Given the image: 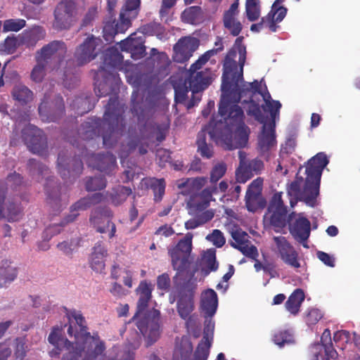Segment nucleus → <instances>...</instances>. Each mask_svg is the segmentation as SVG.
Here are the masks:
<instances>
[{
  "label": "nucleus",
  "instance_id": "f257e3e1",
  "mask_svg": "<svg viewBox=\"0 0 360 360\" xmlns=\"http://www.w3.org/2000/svg\"><path fill=\"white\" fill-rule=\"evenodd\" d=\"M136 93L131 95V111L138 117L139 132L129 127L123 117L124 105L120 103L116 96L110 98L103 115V120L90 118L83 123L79 129V134L83 139H94L102 136L103 143L106 148H112L118 139L127 134V143L121 146L119 155L126 158L137 146L139 153L146 154L147 148L153 139L161 142L166 136L167 129L155 124L148 120L143 123V111H139V103L135 101Z\"/></svg>",
  "mask_w": 360,
  "mask_h": 360
},
{
  "label": "nucleus",
  "instance_id": "f03ea898",
  "mask_svg": "<svg viewBox=\"0 0 360 360\" xmlns=\"http://www.w3.org/2000/svg\"><path fill=\"white\" fill-rule=\"evenodd\" d=\"M192 238V233H186L174 248L169 250L173 269L176 271L173 277L174 286L169 293V301L170 304L176 301L178 314L182 319L186 320L188 328H193L197 323L198 325L200 323L198 316L191 315L194 310V297L198 287L196 279L193 278L195 271L191 273L188 281H181L182 273L187 270L191 263Z\"/></svg>",
  "mask_w": 360,
  "mask_h": 360
},
{
  "label": "nucleus",
  "instance_id": "7ed1b4c3",
  "mask_svg": "<svg viewBox=\"0 0 360 360\" xmlns=\"http://www.w3.org/2000/svg\"><path fill=\"white\" fill-rule=\"evenodd\" d=\"M69 316L75 320L76 323L68 326V333L74 337L71 342L61 337L58 330H53L49 335L48 340L53 348L49 351L51 356H57L65 351L61 360H96L105 349L104 342L100 338L91 335L87 332L82 315L75 311H71Z\"/></svg>",
  "mask_w": 360,
  "mask_h": 360
},
{
  "label": "nucleus",
  "instance_id": "20e7f679",
  "mask_svg": "<svg viewBox=\"0 0 360 360\" xmlns=\"http://www.w3.org/2000/svg\"><path fill=\"white\" fill-rule=\"evenodd\" d=\"M219 113L224 122L211 121L198 134V151L207 159L212 156L213 152L212 147L206 143L207 133L211 139L228 150L243 148L248 141L250 130L243 122L244 113L238 105H230L225 115Z\"/></svg>",
  "mask_w": 360,
  "mask_h": 360
},
{
  "label": "nucleus",
  "instance_id": "39448f33",
  "mask_svg": "<svg viewBox=\"0 0 360 360\" xmlns=\"http://www.w3.org/2000/svg\"><path fill=\"white\" fill-rule=\"evenodd\" d=\"M243 40V37H238L233 48L225 58L219 103V112L221 115L227 112L230 105H238L241 96L250 95L252 89L258 86L257 80L246 82L243 79L246 48Z\"/></svg>",
  "mask_w": 360,
  "mask_h": 360
},
{
  "label": "nucleus",
  "instance_id": "423d86ee",
  "mask_svg": "<svg viewBox=\"0 0 360 360\" xmlns=\"http://www.w3.org/2000/svg\"><path fill=\"white\" fill-rule=\"evenodd\" d=\"M328 162L329 160L324 153H317L308 161L305 171L306 179L304 180L302 176H297L287 187L292 207L298 200L303 201L311 207L315 206L322 172Z\"/></svg>",
  "mask_w": 360,
  "mask_h": 360
},
{
  "label": "nucleus",
  "instance_id": "0eeeda50",
  "mask_svg": "<svg viewBox=\"0 0 360 360\" xmlns=\"http://www.w3.org/2000/svg\"><path fill=\"white\" fill-rule=\"evenodd\" d=\"M152 285L146 281L140 283L137 292L139 299L137 303V311L132 318L136 325L143 336L146 347L154 344L159 338L160 331V312L156 309L145 312L148 301L151 298Z\"/></svg>",
  "mask_w": 360,
  "mask_h": 360
},
{
  "label": "nucleus",
  "instance_id": "6e6552de",
  "mask_svg": "<svg viewBox=\"0 0 360 360\" xmlns=\"http://www.w3.org/2000/svg\"><path fill=\"white\" fill-rule=\"evenodd\" d=\"M122 60V56L115 49H108L104 59V67H101L95 73V93L103 97L115 92L119 86V77L115 67Z\"/></svg>",
  "mask_w": 360,
  "mask_h": 360
},
{
  "label": "nucleus",
  "instance_id": "1a4fd4ad",
  "mask_svg": "<svg viewBox=\"0 0 360 360\" xmlns=\"http://www.w3.org/2000/svg\"><path fill=\"white\" fill-rule=\"evenodd\" d=\"M205 179H188L185 182L179 184L182 189L181 193L184 195H190L187 206L191 212L203 211L210 204L212 193L217 192V187L205 188L200 193L198 191L205 185Z\"/></svg>",
  "mask_w": 360,
  "mask_h": 360
},
{
  "label": "nucleus",
  "instance_id": "9d476101",
  "mask_svg": "<svg viewBox=\"0 0 360 360\" xmlns=\"http://www.w3.org/2000/svg\"><path fill=\"white\" fill-rule=\"evenodd\" d=\"M53 28L57 31L70 29L78 20L79 11L76 0H62L54 10Z\"/></svg>",
  "mask_w": 360,
  "mask_h": 360
},
{
  "label": "nucleus",
  "instance_id": "9b49d317",
  "mask_svg": "<svg viewBox=\"0 0 360 360\" xmlns=\"http://www.w3.org/2000/svg\"><path fill=\"white\" fill-rule=\"evenodd\" d=\"M65 109L62 96L45 94L39 105L38 111L43 122H56L63 115Z\"/></svg>",
  "mask_w": 360,
  "mask_h": 360
},
{
  "label": "nucleus",
  "instance_id": "f8f14e48",
  "mask_svg": "<svg viewBox=\"0 0 360 360\" xmlns=\"http://www.w3.org/2000/svg\"><path fill=\"white\" fill-rule=\"evenodd\" d=\"M103 49V42L99 37L88 35L77 48L75 57L78 65H83L94 60Z\"/></svg>",
  "mask_w": 360,
  "mask_h": 360
},
{
  "label": "nucleus",
  "instance_id": "ddd939ff",
  "mask_svg": "<svg viewBox=\"0 0 360 360\" xmlns=\"http://www.w3.org/2000/svg\"><path fill=\"white\" fill-rule=\"evenodd\" d=\"M22 138L28 149L33 153L45 155L47 151V139L44 132L32 124H27L22 130Z\"/></svg>",
  "mask_w": 360,
  "mask_h": 360
},
{
  "label": "nucleus",
  "instance_id": "4468645a",
  "mask_svg": "<svg viewBox=\"0 0 360 360\" xmlns=\"http://www.w3.org/2000/svg\"><path fill=\"white\" fill-rule=\"evenodd\" d=\"M112 216V211L108 207H97L92 212L90 221L96 228L97 232L101 233H108V238L110 239L115 236L116 232L115 224L110 219H107L106 222L102 221L108 219Z\"/></svg>",
  "mask_w": 360,
  "mask_h": 360
},
{
  "label": "nucleus",
  "instance_id": "2eb2a0df",
  "mask_svg": "<svg viewBox=\"0 0 360 360\" xmlns=\"http://www.w3.org/2000/svg\"><path fill=\"white\" fill-rule=\"evenodd\" d=\"M257 120L263 124L262 131L258 138V150L262 155H266L267 153L275 146V122L276 120H271L267 122L264 118L257 113L255 114Z\"/></svg>",
  "mask_w": 360,
  "mask_h": 360
},
{
  "label": "nucleus",
  "instance_id": "dca6fc26",
  "mask_svg": "<svg viewBox=\"0 0 360 360\" xmlns=\"http://www.w3.org/2000/svg\"><path fill=\"white\" fill-rule=\"evenodd\" d=\"M58 169L63 179L75 177L83 169V163L79 156L72 158L68 152L61 151L58 158Z\"/></svg>",
  "mask_w": 360,
  "mask_h": 360
},
{
  "label": "nucleus",
  "instance_id": "f3484780",
  "mask_svg": "<svg viewBox=\"0 0 360 360\" xmlns=\"http://www.w3.org/2000/svg\"><path fill=\"white\" fill-rule=\"evenodd\" d=\"M270 214V224L276 228H283L285 226L287 207L282 200V193H276L268 207Z\"/></svg>",
  "mask_w": 360,
  "mask_h": 360
},
{
  "label": "nucleus",
  "instance_id": "a211bd4d",
  "mask_svg": "<svg viewBox=\"0 0 360 360\" xmlns=\"http://www.w3.org/2000/svg\"><path fill=\"white\" fill-rule=\"evenodd\" d=\"M200 41L195 37H186L180 39L174 46V60L183 63L187 61L198 49Z\"/></svg>",
  "mask_w": 360,
  "mask_h": 360
},
{
  "label": "nucleus",
  "instance_id": "6ab92c4d",
  "mask_svg": "<svg viewBox=\"0 0 360 360\" xmlns=\"http://www.w3.org/2000/svg\"><path fill=\"white\" fill-rule=\"evenodd\" d=\"M140 344L141 338L138 334H135L134 338L129 340L128 344L112 347L108 356L103 360H134V351Z\"/></svg>",
  "mask_w": 360,
  "mask_h": 360
},
{
  "label": "nucleus",
  "instance_id": "aec40b11",
  "mask_svg": "<svg viewBox=\"0 0 360 360\" xmlns=\"http://www.w3.org/2000/svg\"><path fill=\"white\" fill-rule=\"evenodd\" d=\"M274 240L283 262L292 268H300V263L297 259L298 254L286 238L283 236H275Z\"/></svg>",
  "mask_w": 360,
  "mask_h": 360
},
{
  "label": "nucleus",
  "instance_id": "412c9836",
  "mask_svg": "<svg viewBox=\"0 0 360 360\" xmlns=\"http://www.w3.org/2000/svg\"><path fill=\"white\" fill-rule=\"evenodd\" d=\"M5 201V185L0 181V219H6L8 221H18L22 217V210L18 202Z\"/></svg>",
  "mask_w": 360,
  "mask_h": 360
},
{
  "label": "nucleus",
  "instance_id": "4be33fe9",
  "mask_svg": "<svg viewBox=\"0 0 360 360\" xmlns=\"http://www.w3.org/2000/svg\"><path fill=\"white\" fill-rule=\"evenodd\" d=\"M258 86L252 89L251 94L247 96H241L240 99L245 98L243 101L244 103H248L252 101V96L253 94L258 93L259 94L264 101V105L262 107L264 111H268L271 115V120H276L279 118V111L282 106L281 103L278 101L273 100L271 97L269 92L266 89L265 91L259 90L261 84L257 82Z\"/></svg>",
  "mask_w": 360,
  "mask_h": 360
},
{
  "label": "nucleus",
  "instance_id": "5701e85b",
  "mask_svg": "<svg viewBox=\"0 0 360 360\" xmlns=\"http://www.w3.org/2000/svg\"><path fill=\"white\" fill-rule=\"evenodd\" d=\"M46 181L44 189L47 195L48 203L56 214V212H60L63 207L65 206L67 200L65 197H62L59 194L58 186L53 178L47 176Z\"/></svg>",
  "mask_w": 360,
  "mask_h": 360
},
{
  "label": "nucleus",
  "instance_id": "b1692460",
  "mask_svg": "<svg viewBox=\"0 0 360 360\" xmlns=\"http://www.w3.org/2000/svg\"><path fill=\"white\" fill-rule=\"evenodd\" d=\"M67 52V46L63 41L56 40L43 46L41 49L39 58L45 63L51 58H57L60 61V67H63L61 60Z\"/></svg>",
  "mask_w": 360,
  "mask_h": 360
},
{
  "label": "nucleus",
  "instance_id": "393cba45",
  "mask_svg": "<svg viewBox=\"0 0 360 360\" xmlns=\"http://www.w3.org/2000/svg\"><path fill=\"white\" fill-rule=\"evenodd\" d=\"M89 163L106 174H111L117 166L115 156L109 152L92 154L89 158Z\"/></svg>",
  "mask_w": 360,
  "mask_h": 360
},
{
  "label": "nucleus",
  "instance_id": "a878e982",
  "mask_svg": "<svg viewBox=\"0 0 360 360\" xmlns=\"http://www.w3.org/2000/svg\"><path fill=\"white\" fill-rule=\"evenodd\" d=\"M208 318V317H206ZM214 329V323L210 319H206L203 331V338L197 347V356L202 360H207L212 345Z\"/></svg>",
  "mask_w": 360,
  "mask_h": 360
},
{
  "label": "nucleus",
  "instance_id": "bb28decb",
  "mask_svg": "<svg viewBox=\"0 0 360 360\" xmlns=\"http://www.w3.org/2000/svg\"><path fill=\"white\" fill-rule=\"evenodd\" d=\"M310 221L305 217H299L290 225V232L295 239L302 243L304 248H308L306 241L310 236Z\"/></svg>",
  "mask_w": 360,
  "mask_h": 360
},
{
  "label": "nucleus",
  "instance_id": "cd10ccee",
  "mask_svg": "<svg viewBox=\"0 0 360 360\" xmlns=\"http://www.w3.org/2000/svg\"><path fill=\"white\" fill-rule=\"evenodd\" d=\"M193 352V345L188 337L184 336L176 339V347L174 349V356L180 357L181 360H202L197 356V349L194 353V359H191Z\"/></svg>",
  "mask_w": 360,
  "mask_h": 360
},
{
  "label": "nucleus",
  "instance_id": "c85d7f7f",
  "mask_svg": "<svg viewBox=\"0 0 360 360\" xmlns=\"http://www.w3.org/2000/svg\"><path fill=\"white\" fill-rule=\"evenodd\" d=\"M217 305V295L214 290L208 289L202 294L200 307L205 317L214 316L216 313Z\"/></svg>",
  "mask_w": 360,
  "mask_h": 360
},
{
  "label": "nucleus",
  "instance_id": "c756f323",
  "mask_svg": "<svg viewBox=\"0 0 360 360\" xmlns=\"http://www.w3.org/2000/svg\"><path fill=\"white\" fill-rule=\"evenodd\" d=\"M107 250L102 242H98L93 248L90 257L91 269L96 272H101L105 268V257L107 256Z\"/></svg>",
  "mask_w": 360,
  "mask_h": 360
},
{
  "label": "nucleus",
  "instance_id": "7c9ffc66",
  "mask_svg": "<svg viewBox=\"0 0 360 360\" xmlns=\"http://www.w3.org/2000/svg\"><path fill=\"white\" fill-rule=\"evenodd\" d=\"M211 78L202 71L191 72V77L185 81V84L188 85L190 91L193 94L204 90L210 84Z\"/></svg>",
  "mask_w": 360,
  "mask_h": 360
},
{
  "label": "nucleus",
  "instance_id": "2f4dec72",
  "mask_svg": "<svg viewBox=\"0 0 360 360\" xmlns=\"http://www.w3.org/2000/svg\"><path fill=\"white\" fill-rule=\"evenodd\" d=\"M136 34H131L126 39L122 40L119 44L122 51L131 53L132 55L138 54L139 57H143L146 51L141 38H136Z\"/></svg>",
  "mask_w": 360,
  "mask_h": 360
},
{
  "label": "nucleus",
  "instance_id": "473e14b6",
  "mask_svg": "<svg viewBox=\"0 0 360 360\" xmlns=\"http://www.w3.org/2000/svg\"><path fill=\"white\" fill-rule=\"evenodd\" d=\"M219 264L216 259V250L214 248L207 250L202 256L201 271L204 276H207L211 271L218 269Z\"/></svg>",
  "mask_w": 360,
  "mask_h": 360
},
{
  "label": "nucleus",
  "instance_id": "72a5a7b5",
  "mask_svg": "<svg viewBox=\"0 0 360 360\" xmlns=\"http://www.w3.org/2000/svg\"><path fill=\"white\" fill-rule=\"evenodd\" d=\"M16 276V268L11 266L9 261L2 260L0 263V288L11 283Z\"/></svg>",
  "mask_w": 360,
  "mask_h": 360
},
{
  "label": "nucleus",
  "instance_id": "f704fd0d",
  "mask_svg": "<svg viewBox=\"0 0 360 360\" xmlns=\"http://www.w3.org/2000/svg\"><path fill=\"white\" fill-rule=\"evenodd\" d=\"M12 96L20 105H24L32 101L33 94L28 87L19 84L14 86L12 90Z\"/></svg>",
  "mask_w": 360,
  "mask_h": 360
},
{
  "label": "nucleus",
  "instance_id": "c9c22d12",
  "mask_svg": "<svg viewBox=\"0 0 360 360\" xmlns=\"http://www.w3.org/2000/svg\"><path fill=\"white\" fill-rule=\"evenodd\" d=\"M304 300V292L301 289H296L285 304L286 309L292 314H297Z\"/></svg>",
  "mask_w": 360,
  "mask_h": 360
},
{
  "label": "nucleus",
  "instance_id": "e433bc0d",
  "mask_svg": "<svg viewBox=\"0 0 360 360\" xmlns=\"http://www.w3.org/2000/svg\"><path fill=\"white\" fill-rule=\"evenodd\" d=\"M131 194L132 191L129 187L119 185L112 189L109 196L111 203L115 206H118L122 204Z\"/></svg>",
  "mask_w": 360,
  "mask_h": 360
},
{
  "label": "nucleus",
  "instance_id": "4c0bfd02",
  "mask_svg": "<svg viewBox=\"0 0 360 360\" xmlns=\"http://www.w3.org/2000/svg\"><path fill=\"white\" fill-rule=\"evenodd\" d=\"M265 203L262 193L246 192L245 205L248 211L255 212L257 210L264 207Z\"/></svg>",
  "mask_w": 360,
  "mask_h": 360
},
{
  "label": "nucleus",
  "instance_id": "58836bf2",
  "mask_svg": "<svg viewBox=\"0 0 360 360\" xmlns=\"http://www.w3.org/2000/svg\"><path fill=\"white\" fill-rule=\"evenodd\" d=\"M30 175L37 181H39L49 173V169L44 165L40 163L34 159H30L27 164Z\"/></svg>",
  "mask_w": 360,
  "mask_h": 360
},
{
  "label": "nucleus",
  "instance_id": "ea45409f",
  "mask_svg": "<svg viewBox=\"0 0 360 360\" xmlns=\"http://www.w3.org/2000/svg\"><path fill=\"white\" fill-rule=\"evenodd\" d=\"M70 105L76 110V113L78 115H82L90 111L94 108V105L91 103L89 98L86 96L84 97H77L72 103H70Z\"/></svg>",
  "mask_w": 360,
  "mask_h": 360
},
{
  "label": "nucleus",
  "instance_id": "a19ab883",
  "mask_svg": "<svg viewBox=\"0 0 360 360\" xmlns=\"http://www.w3.org/2000/svg\"><path fill=\"white\" fill-rule=\"evenodd\" d=\"M92 205H94L89 195L80 199L71 207L70 214L67 216V221L72 222L77 218L78 216L77 210H86Z\"/></svg>",
  "mask_w": 360,
  "mask_h": 360
},
{
  "label": "nucleus",
  "instance_id": "79ce46f5",
  "mask_svg": "<svg viewBox=\"0 0 360 360\" xmlns=\"http://www.w3.org/2000/svg\"><path fill=\"white\" fill-rule=\"evenodd\" d=\"M74 62L72 60L67 61L63 71V82L65 85L70 88L77 82L76 75V69L73 66Z\"/></svg>",
  "mask_w": 360,
  "mask_h": 360
},
{
  "label": "nucleus",
  "instance_id": "37998d69",
  "mask_svg": "<svg viewBox=\"0 0 360 360\" xmlns=\"http://www.w3.org/2000/svg\"><path fill=\"white\" fill-rule=\"evenodd\" d=\"M46 34L45 30L41 27H34L25 34L24 39L28 46H34L42 39Z\"/></svg>",
  "mask_w": 360,
  "mask_h": 360
},
{
  "label": "nucleus",
  "instance_id": "c03bdc74",
  "mask_svg": "<svg viewBox=\"0 0 360 360\" xmlns=\"http://www.w3.org/2000/svg\"><path fill=\"white\" fill-rule=\"evenodd\" d=\"M259 0H246L245 13L250 21L257 20L260 15Z\"/></svg>",
  "mask_w": 360,
  "mask_h": 360
},
{
  "label": "nucleus",
  "instance_id": "a18cd8bd",
  "mask_svg": "<svg viewBox=\"0 0 360 360\" xmlns=\"http://www.w3.org/2000/svg\"><path fill=\"white\" fill-rule=\"evenodd\" d=\"M273 341L281 348L285 345H289L294 342L293 336L288 330L280 331L275 333Z\"/></svg>",
  "mask_w": 360,
  "mask_h": 360
},
{
  "label": "nucleus",
  "instance_id": "49530a36",
  "mask_svg": "<svg viewBox=\"0 0 360 360\" xmlns=\"http://www.w3.org/2000/svg\"><path fill=\"white\" fill-rule=\"evenodd\" d=\"M140 3V0H125V4L120 13H125L126 15L135 18L138 14Z\"/></svg>",
  "mask_w": 360,
  "mask_h": 360
},
{
  "label": "nucleus",
  "instance_id": "de8ad7c7",
  "mask_svg": "<svg viewBox=\"0 0 360 360\" xmlns=\"http://www.w3.org/2000/svg\"><path fill=\"white\" fill-rule=\"evenodd\" d=\"M231 246L240 250L245 256L252 259H256L259 256L257 248L253 245H250L248 242L242 244V245H236L235 243H231Z\"/></svg>",
  "mask_w": 360,
  "mask_h": 360
},
{
  "label": "nucleus",
  "instance_id": "09e8293b",
  "mask_svg": "<svg viewBox=\"0 0 360 360\" xmlns=\"http://www.w3.org/2000/svg\"><path fill=\"white\" fill-rule=\"evenodd\" d=\"M105 186L106 180L101 175L89 178L86 183V188L87 191L101 190L105 188Z\"/></svg>",
  "mask_w": 360,
  "mask_h": 360
},
{
  "label": "nucleus",
  "instance_id": "8fccbe9b",
  "mask_svg": "<svg viewBox=\"0 0 360 360\" xmlns=\"http://www.w3.org/2000/svg\"><path fill=\"white\" fill-rule=\"evenodd\" d=\"M26 22L23 19H8L4 21V32H18L23 28Z\"/></svg>",
  "mask_w": 360,
  "mask_h": 360
},
{
  "label": "nucleus",
  "instance_id": "3c124183",
  "mask_svg": "<svg viewBox=\"0 0 360 360\" xmlns=\"http://www.w3.org/2000/svg\"><path fill=\"white\" fill-rule=\"evenodd\" d=\"M5 185V193H6V185L9 186L13 190H18L21 186L24 184L22 177L20 174L13 172L8 175L6 178V183L2 181Z\"/></svg>",
  "mask_w": 360,
  "mask_h": 360
},
{
  "label": "nucleus",
  "instance_id": "603ef678",
  "mask_svg": "<svg viewBox=\"0 0 360 360\" xmlns=\"http://www.w3.org/2000/svg\"><path fill=\"white\" fill-rule=\"evenodd\" d=\"M238 0L233 2L229 9L224 14V25H229L231 22L237 20L238 15Z\"/></svg>",
  "mask_w": 360,
  "mask_h": 360
},
{
  "label": "nucleus",
  "instance_id": "864d4df0",
  "mask_svg": "<svg viewBox=\"0 0 360 360\" xmlns=\"http://www.w3.org/2000/svg\"><path fill=\"white\" fill-rule=\"evenodd\" d=\"M27 351V346L25 338H17L15 340V355L17 359L25 360Z\"/></svg>",
  "mask_w": 360,
  "mask_h": 360
},
{
  "label": "nucleus",
  "instance_id": "5fc2aeb1",
  "mask_svg": "<svg viewBox=\"0 0 360 360\" xmlns=\"http://www.w3.org/2000/svg\"><path fill=\"white\" fill-rule=\"evenodd\" d=\"M45 62L38 58L37 64L34 67L32 73L31 78L35 82H39L44 78L45 75Z\"/></svg>",
  "mask_w": 360,
  "mask_h": 360
},
{
  "label": "nucleus",
  "instance_id": "6e6d98bb",
  "mask_svg": "<svg viewBox=\"0 0 360 360\" xmlns=\"http://www.w3.org/2000/svg\"><path fill=\"white\" fill-rule=\"evenodd\" d=\"M226 165L224 162H218L216 164L210 174V181L212 183L217 182L226 173Z\"/></svg>",
  "mask_w": 360,
  "mask_h": 360
},
{
  "label": "nucleus",
  "instance_id": "4d7b16f0",
  "mask_svg": "<svg viewBox=\"0 0 360 360\" xmlns=\"http://www.w3.org/2000/svg\"><path fill=\"white\" fill-rule=\"evenodd\" d=\"M67 216L60 224H54L49 226L44 231L45 240L51 239L53 236L59 233L62 229V227L67 224Z\"/></svg>",
  "mask_w": 360,
  "mask_h": 360
},
{
  "label": "nucleus",
  "instance_id": "13d9d810",
  "mask_svg": "<svg viewBox=\"0 0 360 360\" xmlns=\"http://www.w3.org/2000/svg\"><path fill=\"white\" fill-rule=\"evenodd\" d=\"M131 19L132 18L126 15L125 13H120V21H115L117 34L124 33L128 29L130 25Z\"/></svg>",
  "mask_w": 360,
  "mask_h": 360
},
{
  "label": "nucleus",
  "instance_id": "bf43d9fd",
  "mask_svg": "<svg viewBox=\"0 0 360 360\" xmlns=\"http://www.w3.org/2000/svg\"><path fill=\"white\" fill-rule=\"evenodd\" d=\"M206 239L212 242L217 248L222 247L226 242L222 232L218 229H214L212 233L207 235Z\"/></svg>",
  "mask_w": 360,
  "mask_h": 360
},
{
  "label": "nucleus",
  "instance_id": "052dcab7",
  "mask_svg": "<svg viewBox=\"0 0 360 360\" xmlns=\"http://www.w3.org/2000/svg\"><path fill=\"white\" fill-rule=\"evenodd\" d=\"M17 46V39L8 37L4 43L0 45V51L8 54L13 53L15 51Z\"/></svg>",
  "mask_w": 360,
  "mask_h": 360
},
{
  "label": "nucleus",
  "instance_id": "680f3d73",
  "mask_svg": "<svg viewBox=\"0 0 360 360\" xmlns=\"http://www.w3.org/2000/svg\"><path fill=\"white\" fill-rule=\"evenodd\" d=\"M273 13V19L277 22H281L285 17L287 9L283 6H277V2H274L269 13Z\"/></svg>",
  "mask_w": 360,
  "mask_h": 360
},
{
  "label": "nucleus",
  "instance_id": "e2e57ef3",
  "mask_svg": "<svg viewBox=\"0 0 360 360\" xmlns=\"http://www.w3.org/2000/svg\"><path fill=\"white\" fill-rule=\"evenodd\" d=\"M311 360H328L325 349L319 343L313 345L310 348Z\"/></svg>",
  "mask_w": 360,
  "mask_h": 360
},
{
  "label": "nucleus",
  "instance_id": "0e129e2a",
  "mask_svg": "<svg viewBox=\"0 0 360 360\" xmlns=\"http://www.w3.org/2000/svg\"><path fill=\"white\" fill-rule=\"evenodd\" d=\"M140 30L143 34L154 35L161 32V25L157 22H150L143 25Z\"/></svg>",
  "mask_w": 360,
  "mask_h": 360
},
{
  "label": "nucleus",
  "instance_id": "69168bd1",
  "mask_svg": "<svg viewBox=\"0 0 360 360\" xmlns=\"http://www.w3.org/2000/svg\"><path fill=\"white\" fill-rule=\"evenodd\" d=\"M189 213L191 214H195V217L197 221L199 222L200 225L202 226L205 223L210 221L214 217V213L211 210L206 211H196L195 212L189 211Z\"/></svg>",
  "mask_w": 360,
  "mask_h": 360
},
{
  "label": "nucleus",
  "instance_id": "338daca9",
  "mask_svg": "<svg viewBox=\"0 0 360 360\" xmlns=\"http://www.w3.org/2000/svg\"><path fill=\"white\" fill-rule=\"evenodd\" d=\"M231 236L236 245H242L248 242V235L241 229H236L231 231Z\"/></svg>",
  "mask_w": 360,
  "mask_h": 360
},
{
  "label": "nucleus",
  "instance_id": "774afa93",
  "mask_svg": "<svg viewBox=\"0 0 360 360\" xmlns=\"http://www.w3.org/2000/svg\"><path fill=\"white\" fill-rule=\"evenodd\" d=\"M103 37L107 41H110L114 36L117 34L115 21L108 22L103 27Z\"/></svg>",
  "mask_w": 360,
  "mask_h": 360
}]
</instances>
